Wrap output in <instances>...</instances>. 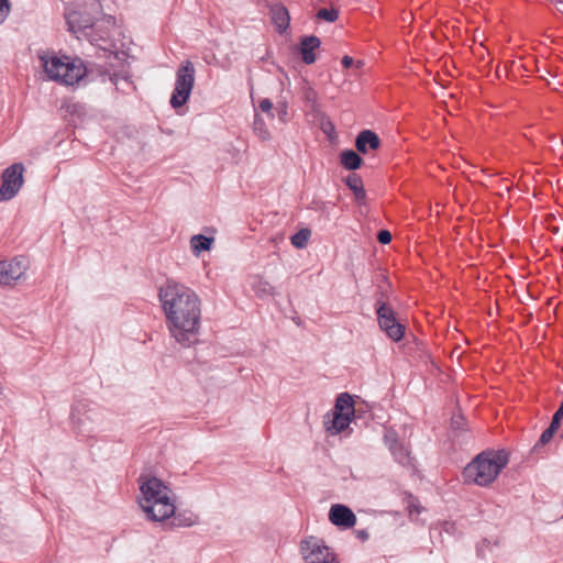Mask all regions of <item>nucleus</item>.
Wrapping results in <instances>:
<instances>
[{
    "mask_svg": "<svg viewBox=\"0 0 563 563\" xmlns=\"http://www.w3.org/2000/svg\"><path fill=\"white\" fill-rule=\"evenodd\" d=\"M158 297L172 338L186 346L196 343L201 319L198 295L183 284L167 282L161 287Z\"/></svg>",
    "mask_w": 563,
    "mask_h": 563,
    "instance_id": "obj_1",
    "label": "nucleus"
},
{
    "mask_svg": "<svg viewBox=\"0 0 563 563\" xmlns=\"http://www.w3.org/2000/svg\"><path fill=\"white\" fill-rule=\"evenodd\" d=\"M69 32L87 37L91 44L111 49L120 35L115 19L102 12L101 0H74L65 12Z\"/></svg>",
    "mask_w": 563,
    "mask_h": 563,
    "instance_id": "obj_2",
    "label": "nucleus"
},
{
    "mask_svg": "<svg viewBox=\"0 0 563 563\" xmlns=\"http://www.w3.org/2000/svg\"><path fill=\"white\" fill-rule=\"evenodd\" d=\"M139 489L137 504L147 520L163 522L174 516L176 496L164 481L153 475L141 476Z\"/></svg>",
    "mask_w": 563,
    "mask_h": 563,
    "instance_id": "obj_3",
    "label": "nucleus"
},
{
    "mask_svg": "<svg viewBox=\"0 0 563 563\" xmlns=\"http://www.w3.org/2000/svg\"><path fill=\"white\" fill-rule=\"evenodd\" d=\"M507 464L508 455L506 452L485 451L467 464L463 475L466 482L479 486H488L497 478Z\"/></svg>",
    "mask_w": 563,
    "mask_h": 563,
    "instance_id": "obj_4",
    "label": "nucleus"
},
{
    "mask_svg": "<svg viewBox=\"0 0 563 563\" xmlns=\"http://www.w3.org/2000/svg\"><path fill=\"white\" fill-rule=\"evenodd\" d=\"M38 58L47 78L59 84L71 86L86 75V67L78 58L54 53H42Z\"/></svg>",
    "mask_w": 563,
    "mask_h": 563,
    "instance_id": "obj_5",
    "label": "nucleus"
},
{
    "mask_svg": "<svg viewBox=\"0 0 563 563\" xmlns=\"http://www.w3.org/2000/svg\"><path fill=\"white\" fill-rule=\"evenodd\" d=\"M354 401L349 394H340L336 398L332 415L324 419V428L331 435H335L349 427L354 417Z\"/></svg>",
    "mask_w": 563,
    "mask_h": 563,
    "instance_id": "obj_6",
    "label": "nucleus"
},
{
    "mask_svg": "<svg viewBox=\"0 0 563 563\" xmlns=\"http://www.w3.org/2000/svg\"><path fill=\"white\" fill-rule=\"evenodd\" d=\"M195 84V67L189 60L181 63L176 73V82L170 98L173 108H179L187 102Z\"/></svg>",
    "mask_w": 563,
    "mask_h": 563,
    "instance_id": "obj_7",
    "label": "nucleus"
},
{
    "mask_svg": "<svg viewBox=\"0 0 563 563\" xmlns=\"http://www.w3.org/2000/svg\"><path fill=\"white\" fill-rule=\"evenodd\" d=\"M30 263L23 256L0 260V286L13 287L25 277Z\"/></svg>",
    "mask_w": 563,
    "mask_h": 563,
    "instance_id": "obj_8",
    "label": "nucleus"
},
{
    "mask_svg": "<svg viewBox=\"0 0 563 563\" xmlns=\"http://www.w3.org/2000/svg\"><path fill=\"white\" fill-rule=\"evenodd\" d=\"M300 551L306 563H339L331 549L314 537L305 539Z\"/></svg>",
    "mask_w": 563,
    "mask_h": 563,
    "instance_id": "obj_9",
    "label": "nucleus"
},
{
    "mask_svg": "<svg viewBox=\"0 0 563 563\" xmlns=\"http://www.w3.org/2000/svg\"><path fill=\"white\" fill-rule=\"evenodd\" d=\"M24 167L16 163L4 169L0 187V201H8L14 198L23 186Z\"/></svg>",
    "mask_w": 563,
    "mask_h": 563,
    "instance_id": "obj_10",
    "label": "nucleus"
},
{
    "mask_svg": "<svg viewBox=\"0 0 563 563\" xmlns=\"http://www.w3.org/2000/svg\"><path fill=\"white\" fill-rule=\"evenodd\" d=\"M378 324L382 331L395 342L400 341L405 334V327L397 320L395 312L386 305L377 309Z\"/></svg>",
    "mask_w": 563,
    "mask_h": 563,
    "instance_id": "obj_11",
    "label": "nucleus"
},
{
    "mask_svg": "<svg viewBox=\"0 0 563 563\" xmlns=\"http://www.w3.org/2000/svg\"><path fill=\"white\" fill-rule=\"evenodd\" d=\"M330 521L339 527L352 528L356 523L353 511L344 505H333L329 512Z\"/></svg>",
    "mask_w": 563,
    "mask_h": 563,
    "instance_id": "obj_12",
    "label": "nucleus"
},
{
    "mask_svg": "<svg viewBox=\"0 0 563 563\" xmlns=\"http://www.w3.org/2000/svg\"><path fill=\"white\" fill-rule=\"evenodd\" d=\"M321 45V41L316 35L303 36L299 42V52L303 63L307 65L313 64L317 59L314 51Z\"/></svg>",
    "mask_w": 563,
    "mask_h": 563,
    "instance_id": "obj_13",
    "label": "nucleus"
},
{
    "mask_svg": "<svg viewBox=\"0 0 563 563\" xmlns=\"http://www.w3.org/2000/svg\"><path fill=\"white\" fill-rule=\"evenodd\" d=\"M272 22L279 33H285L290 23V15L286 7L282 4H274L271 7Z\"/></svg>",
    "mask_w": 563,
    "mask_h": 563,
    "instance_id": "obj_14",
    "label": "nucleus"
},
{
    "mask_svg": "<svg viewBox=\"0 0 563 563\" xmlns=\"http://www.w3.org/2000/svg\"><path fill=\"white\" fill-rule=\"evenodd\" d=\"M380 145L379 137L371 130L362 131L355 141V146L358 152L365 154L368 150H377Z\"/></svg>",
    "mask_w": 563,
    "mask_h": 563,
    "instance_id": "obj_15",
    "label": "nucleus"
},
{
    "mask_svg": "<svg viewBox=\"0 0 563 563\" xmlns=\"http://www.w3.org/2000/svg\"><path fill=\"white\" fill-rule=\"evenodd\" d=\"M385 441L389 446V450L393 452L394 456L397 459L399 463L409 462V452L408 450L396 439L394 433H387L385 435Z\"/></svg>",
    "mask_w": 563,
    "mask_h": 563,
    "instance_id": "obj_16",
    "label": "nucleus"
},
{
    "mask_svg": "<svg viewBox=\"0 0 563 563\" xmlns=\"http://www.w3.org/2000/svg\"><path fill=\"white\" fill-rule=\"evenodd\" d=\"M214 242L212 236H206L197 234L190 239V247L196 256H199L202 252L209 251Z\"/></svg>",
    "mask_w": 563,
    "mask_h": 563,
    "instance_id": "obj_17",
    "label": "nucleus"
},
{
    "mask_svg": "<svg viewBox=\"0 0 563 563\" xmlns=\"http://www.w3.org/2000/svg\"><path fill=\"white\" fill-rule=\"evenodd\" d=\"M341 164L349 170H355L361 167L362 158L352 150H345L341 153Z\"/></svg>",
    "mask_w": 563,
    "mask_h": 563,
    "instance_id": "obj_18",
    "label": "nucleus"
},
{
    "mask_svg": "<svg viewBox=\"0 0 563 563\" xmlns=\"http://www.w3.org/2000/svg\"><path fill=\"white\" fill-rule=\"evenodd\" d=\"M346 185L354 192L355 198L357 200L365 198V190L363 187V181L357 175H350L346 178Z\"/></svg>",
    "mask_w": 563,
    "mask_h": 563,
    "instance_id": "obj_19",
    "label": "nucleus"
},
{
    "mask_svg": "<svg viewBox=\"0 0 563 563\" xmlns=\"http://www.w3.org/2000/svg\"><path fill=\"white\" fill-rule=\"evenodd\" d=\"M302 98L306 102L310 104H314L318 99V93L311 86V84L307 79H302L301 81V88H300Z\"/></svg>",
    "mask_w": 563,
    "mask_h": 563,
    "instance_id": "obj_20",
    "label": "nucleus"
},
{
    "mask_svg": "<svg viewBox=\"0 0 563 563\" xmlns=\"http://www.w3.org/2000/svg\"><path fill=\"white\" fill-rule=\"evenodd\" d=\"M309 238L310 231L308 229H302L291 236V244L297 249H302L306 246Z\"/></svg>",
    "mask_w": 563,
    "mask_h": 563,
    "instance_id": "obj_21",
    "label": "nucleus"
},
{
    "mask_svg": "<svg viewBox=\"0 0 563 563\" xmlns=\"http://www.w3.org/2000/svg\"><path fill=\"white\" fill-rule=\"evenodd\" d=\"M317 18L327 22H335L339 18V11L336 9H320L317 12Z\"/></svg>",
    "mask_w": 563,
    "mask_h": 563,
    "instance_id": "obj_22",
    "label": "nucleus"
},
{
    "mask_svg": "<svg viewBox=\"0 0 563 563\" xmlns=\"http://www.w3.org/2000/svg\"><path fill=\"white\" fill-rule=\"evenodd\" d=\"M10 13L9 0H0V23H2Z\"/></svg>",
    "mask_w": 563,
    "mask_h": 563,
    "instance_id": "obj_23",
    "label": "nucleus"
},
{
    "mask_svg": "<svg viewBox=\"0 0 563 563\" xmlns=\"http://www.w3.org/2000/svg\"><path fill=\"white\" fill-rule=\"evenodd\" d=\"M255 132L262 140H267L269 137V132L264 128L263 122L260 120L255 121Z\"/></svg>",
    "mask_w": 563,
    "mask_h": 563,
    "instance_id": "obj_24",
    "label": "nucleus"
},
{
    "mask_svg": "<svg viewBox=\"0 0 563 563\" xmlns=\"http://www.w3.org/2000/svg\"><path fill=\"white\" fill-rule=\"evenodd\" d=\"M377 239L382 244H387L391 241V234L387 230H382L378 232Z\"/></svg>",
    "mask_w": 563,
    "mask_h": 563,
    "instance_id": "obj_25",
    "label": "nucleus"
},
{
    "mask_svg": "<svg viewBox=\"0 0 563 563\" xmlns=\"http://www.w3.org/2000/svg\"><path fill=\"white\" fill-rule=\"evenodd\" d=\"M258 107L263 112L271 113L273 103L269 99H263L260 101Z\"/></svg>",
    "mask_w": 563,
    "mask_h": 563,
    "instance_id": "obj_26",
    "label": "nucleus"
},
{
    "mask_svg": "<svg viewBox=\"0 0 563 563\" xmlns=\"http://www.w3.org/2000/svg\"><path fill=\"white\" fill-rule=\"evenodd\" d=\"M553 434H554V432H552V430L547 429L545 431H543V433L540 437V443H542V444L548 443L552 439Z\"/></svg>",
    "mask_w": 563,
    "mask_h": 563,
    "instance_id": "obj_27",
    "label": "nucleus"
},
{
    "mask_svg": "<svg viewBox=\"0 0 563 563\" xmlns=\"http://www.w3.org/2000/svg\"><path fill=\"white\" fill-rule=\"evenodd\" d=\"M273 294V287L268 282H263V297Z\"/></svg>",
    "mask_w": 563,
    "mask_h": 563,
    "instance_id": "obj_28",
    "label": "nucleus"
},
{
    "mask_svg": "<svg viewBox=\"0 0 563 563\" xmlns=\"http://www.w3.org/2000/svg\"><path fill=\"white\" fill-rule=\"evenodd\" d=\"M353 64H354V60H353V58H352L351 56L345 55V56L342 58V65H343L345 68L351 67Z\"/></svg>",
    "mask_w": 563,
    "mask_h": 563,
    "instance_id": "obj_29",
    "label": "nucleus"
},
{
    "mask_svg": "<svg viewBox=\"0 0 563 563\" xmlns=\"http://www.w3.org/2000/svg\"><path fill=\"white\" fill-rule=\"evenodd\" d=\"M560 422H561V420H559V419H556V418H554V417H553V418H552V422H551V424H550V427H549L548 429L552 430V432H554V433H555V431H556V430L559 429V427H560Z\"/></svg>",
    "mask_w": 563,
    "mask_h": 563,
    "instance_id": "obj_30",
    "label": "nucleus"
},
{
    "mask_svg": "<svg viewBox=\"0 0 563 563\" xmlns=\"http://www.w3.org/2000/svg\"><path fill=\"white\" fill-rule=\"evenodd\" d=\"M553 417L561 420L563 418V409L561 407H559V409L556 410V412L554 413Z\"/></svg>",
    "mask_w": 563,
    "mask_h": 563,
    "instance_id": "obj_31",
    "label": "nucleus"
},
{
    "mask_svg": "<svg viewBox=\"0 0 563 563\" xmlns=\"http://www.w3.org/2000/svg\"><path fill=\"white\" fill-rule=\"evenodd\" d=\"M362 65H363V63L361 60L356 63L357 67H361Z\"/></svg>",
    "mask_w": 563,
    "mask_h": 563,
    "instance_id": "obj_32",
    "label": "nucleus"
}]
</instances>
